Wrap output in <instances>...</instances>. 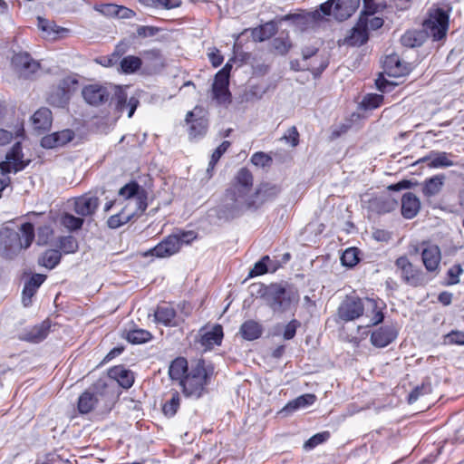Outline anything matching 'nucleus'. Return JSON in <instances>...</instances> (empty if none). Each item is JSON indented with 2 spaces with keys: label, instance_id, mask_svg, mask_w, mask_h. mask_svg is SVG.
I'll list each match as a JSON object with an SVG mask.
<instances>
[{
  "label": "nucleus",
  "instance_id": "obj_60",
  "mask_svg": "<svg viewBox=\"0 0 464 464\" xmlns=\"http://www.w3.org/2000/svg\"><path fill=\"white\" fill-rule=\"evenodd\" d=\"M96 10L104 15L116 16L118 5L113 4L102 5L101 6L97 7Z\"/></svg>",
  "mask_w": 464,
  "mask_h": 464
},
{
  "label": "nucleus",
  "instance_id": "obj_13",
  "mask_svg": "<svg viewBox=\"0 0 464 464\" xmlns=\"http://www.w3.org/2000/svg\"><path fill=\"white\" fill-rule=\"evenodd\" d=\"M111 86L97 83L90 84L82 89V94L89 104L100 105L109 101L111 95Z\"/></svg>",
  "mask_w": 464,
  "mask_h": 464
},
{
  "label": "nucleus",
  "instance_id": "obj_4",
  "mask_svg": "<svg viewBox=\"0 0 464 464\" xmlns=\"http://www.w3.org/2000/svg\"><path fill=\"white\" fill-rule=\"evenodd\" d=\"M360 0H329L307 14V20L317 21L324 15H333L335 19L343 21L349 18L359 7Z\"/></svg>",
  "mask_w": 464,
  "mask_h": 464
},
{
  "label": "nucleus",
  "instance_id": "obj_45",
  "mask_svg": "<svg viewBox=\"0 0 464 464\" xmlns=\"http://www.w3.org/2000/svg\"><path fill=\"white\" fill-rule=\"evenodd\" d=\"M253 165L259 168L269 167L272 164V157L263 151L255 152L250 159Z\"/></svg>",
  "mask_w": 464,
  "mask_h": 464
},
{
  "label": "nucleus",
  "instance_id": "obj_33",
  "mask_svg": "<svg viewBox=\"0 0 464 464\" xmlns=\"http://www.w3.org/2000/svg\"><path fill=\"white\" fill-rule=\"evenodd\" d=\"M368 40V32L358 22L356 25L351 30L350 35L345 39V42L351 45H362Z\"/></svg>",
  "mask_w": 464,
  "mask_h": 464
},
{
  "label": "nucleus",
  "instance_id": "obj_41",
  "mask_svg": "<svg viewBox=\"0 0 464 464\" xmlns=\"http://www.w3.org/2000/svg\"><path fill=\"white\" fill-rule=\"evenodd\" d=\"M360 25H362L365 30L368 32L369 30H376L382 26L383 20L382 18L376 16L375 14L366 15L361 14L359 18Z\"/></svg>",
  "mask_w": 464,
  "mask_h": 464
},
{
  "label": "nucleus",
  "instance_id": "obj_52",
  "mask_svg": "<svg viewBox=\"0 0 464 464\" xmlns=\"http://www.w3.org/2000/svg\"><path fill=\"white\" fill-rule=\"evenodd\" d=\"M444 343L464 346V331L452 330L444 336Z\"/></svg>",
  "mask_w": 464,
  "mask_h": 464
},
{
  "label": "nucleus",
  "instance_id": "obj_38",
  "mask_svg": "<svg viewBox=\"0 0 464 464\" xmlns=\"http://www.w3.org/2000/svg\"><path fill=\"white\" fill-rule=\"evenodd\" d=\"M180 406V395L178 392L171 394V398L162 406V412L165 416L171 418L175 416Z\"/></svg>",
  "mask_w": 464,
  "mask_h": 464
},
{
  "label": "nucleus",
  "instance_id": "obj_6",
  "mask_svg": "<svg viewBox=\"0 0 464 464\" xmlns=\"http://www.w3.org/2000/svg\"><path fill=\"white\" fill-rule=\"evenodd\" d=\"M256 209L257 205H215L208 210V218L210 224L219 225Z\"/></svg>",
  "mask_w": 464,
  "mask_h": 464
},
{
  "label": "nucleus",
  "instance_id": "obj_48",
  "mask_svg": "<svg viewBox=\"0 0 464 464\" xmlns=\"http://www.w3.org/2000/svg\"><path fill=\"white\" fill-rule=\"evenodd\" d=\"M383 102V96L381 94L371 93L364 96L362 104L367 110H373L381 106Z\"/></svg>",
  "mask_w": 464,
  "mask_h": 464
},
{
  "label": "nucleus",
  "instance_id": "obj_39",
  "mask_svg": "<svg viewBox=\"0 0 464 464\" xmlns=\"http://www.w3.org/2000/svg\"><path fill=\"white\" fill-rule=\"evenodd\" d=\"M276 33L275 25L273 24H266L263 26L252 30V37L255 41L263 42Z\"/></svg>",
  "mask_w": 464,
  "mask_h": 464
},
{
  "label": "nucleus",
  "instance_id": "obj_27",
  "mask_svg": "<svg viewBox=\"0 0 464 464\" xmlns=\"http://www.w3.org/2000/svg\"><path fill=\"white\" fill-rule=\"evenodd\" d=\"M119 195L124 199H131L135 198L139 200L140 203H143L144 200L147 199L146 198V192L143 188H141L138 183L136 182H130L123 186L119 190Z\"/></svg>",
  "mask_w": 464,
  "mask_h": 464
},
{
  "label": "nucleus",
  "instance_id": "obj_40",
  "mask_svg": "<svg viewBox=\"0 0 464 464\" xmlns=\"http://www.w3.org/2000/svg\"><path fill=\"white\" fill-rule=\"evenodd\" d=\"M359 250L356 247H349L341 256V263L343 266L353 267L359 263Z\"/></svg>",
  "mask_w": 464,
  "mask_h": 464
},
{
  "label": "nucleus",
  "instance_id": "obj_26",
  "mask_svg": "<svg viewBox=\"0 0 464 464\" xmlns=\"http://www.w3.org/2000/svg\"><path fill=\"white\" fill-rule=\"evenodd\" d=\"M176 311L170 304H159L154 312L155 321L165 326L175 325Z\"/></svg>",
  "mask_w": 464,
  "mask_h": 464
},
{
  "label": "nucleus",
  "instance_id": "obj_18",
  "mask_svg": "<svg viewBox=\"0 0 464 464\" xmlns=\"http://www.w3.org/2000/svg\"><path fill=\"white\" fill-rule=\"evenodd\" d=\"M199 343L201 346L204 347L205 351L211 350L222 343L224 337L223 327L219 324L213 325L210 330H207V327H202L199 330Z\"/></svg>",
  "mask_w": 464,
  "mask_h": 464
},
{
  "label": "nucleus",
  "instance_id": "obj_50",
  "mask_svg": "<svg viewBox=\"0 0 464 464\" xmlns=\"http://www.w3.org/2000/svg\"><path fill=\"white\" fill-rule=\"evenodd\" d=\"M53 230L51 225L44 224L37 228V244L40 246L46 245L53 237Z\"/></svg>",
  "mask_w": 464,
  "mask_h": 464
},
{
  "label": "nucleus",
  "instance_id": "obj_57",
  "mask_svg": "<svg viewBox=\"0 0 464 464\" xmlns=\"http://www.w3.org/2000/svg\"><path fill=\"white\" fill-rule=\"evenodd\" d=\"M56 138V142L58 147L63 146L72 140L73 133L70 130H63L62 131L53 133Z\"/></svg>",
  "mask_w": 464,
  "mask_h": 464
},
{
  "label": "nucleus",
  "instance_id": "obj_19",
  "mask_svg": "<svg viewBox=\"0 0 464 464\" xmlns=\"http://www.w3.org/2000/svg\"><path fill=\"white\" fill-rule=\"evenodd\" d=\"M398 335V332L392 325H384L377 328L371 334V343L373 346L383 348L392 343Z\"/></svg>",
  "mask_w": 464,
  "mask_h": 464
},
{
  "label": "nucleus",
  "instance_id": "obj_3",
  "mask_svg": "<svg viewBox=\"0 0 464 464\" xmlns=\"http://www.w3.org/2000/svg\"><path fill=\"white\" fill-rule=\"evenodd\" d=\"M197 238L192 231H179L161 240L157 246L143 253V256H155L158 258L169 257L177 254L182 246L188 245Z\"/></svg>",
  "mask_w": 464,
  "mask_h": 464
},
{
  "label": "nucleus",
  "instance_id": "obj_8",
  "mask_svg": "<svg viewBox=\"0 0 464 464\" xmlns=\"http://www.w3.org/2000/svg\"><path fill=\"white\" fill-rule=\"evenodd\" d=\"M448 21L447 14L441 9H436L430 12L429 18L425 20L424 30L433 40L439 41L446 35Z\"/></svg>",
  "mask_w": 464,
  "mask_h": 464
},
{
  "label": "nucleus",
  "instance_id": "obj_9",
  "mask_svg": "<svg viewBox=\"0 0 464 464\" xmlns=\"http://www.w3.org/2000/svg\"><path fill=\"white\" fill-rule=\"evenodd\" d=\"M364 304L362 298L356 295H346L338 307L337 314L340 320L350 322L363 314Z\"/></svg>",
  "mask_w": 464,
  "mask_h": 464
},
{
  "label": "nucleus",
  "instance_id": "obj_53",
  "mask_svg": "<svg viewBox=\"0 0 464 464\" xmlns=\"http://www.w3.org/2000/svg\"><path fill=\"white\" fill-rule=\"evenodd\" d=\"M281 140L290 144L293 148L296 147L299 143V132L295 126H292L285 131Z\"/></svg>",
  "mask_w": 464,
  "mask_h": 464
},
{
  "label": "nucleus",
  "instance_id": "obj_1",
  "mask_svg": "<svg viewBox=\"0 0 464 464\" xmlns=\"http://www.w3.org/2000/svg\"><path fill=\"white\" fill-rule=\"evenodd\" d=\"M214 374V366L203 359L191 364L189 371L180 382L183 394L188 398L199 399L207 392V387Z\"/></svg>",
  "mask_w": 464,
  "mask_h": 464
},
{
  "label": "nucleus",
  "instance_id": "obj_56",
  "mask_svg": "<svg viewBox=\"0 0 464 464\" xmlns=\"http://www.w3.org/2000/svg\"><path fill=\"white\" fill-rule=\"evenodd\" d=\"M278 192L279 188L276 185L270 183L261 184L256 190V194L263 197H271Z\"/></svg>",
  "mask_w": 464,
  "mask_h": 464
},
{
  "label": "nucleus",
  "instance_id": "obj_43",
  "mask_svg": "<svg viewBox=\"0 0 464 464\" xmlns=\"http://www.w3.org/2000/svg\"><path fill=\"white\" fill-rule=\"evenodd\" d=\"M230 146V142L227 140L223 141L212 153L210 161L208 163V167L207 172L211 175V171L214 169L215 165L219 160L221 156L227 150Z\"/></svg>",
  "mask_w": 464,
  "mask_h": 464
},
{
  "label": "nucleus",
  "instance_id": "obj_63",
  "mask_svg": "<svg viewBox=\"0 0 464 464\" xmlns=\"http://www.w3.org/2000/svg\"><path fill=\"white\" fill-rule=\"evenodd\" d=\"M56 140L54 134L52 133L42 138L41 145L46 149H53L58 147Z\"/></svg>",
  "mask_w": 464,
  "mask_h": 464
},
{
  "label": "nucleus",
  "instance_id": "obj_12",
  "mask_svg": "<svg viewBox=\"0 0 464 464\" xmlns=\"http://www.w3.org/2000/svg\"><path fill=\"white\" fill-rule=\"evenodd\" d=\"M148 205H125L121 210L111 216L107 225L111 229H116L127 224L134 217L141 216L147 209Z\"/></svg>",
  "mask_w": 464,
  "mask_h": 464
},
{
  "label": "nucleus",
  "instance_id": "obj_54",
  "mask_svg": "<svg viewBox=\"0 0 464 464\" xmlns=\"http://www.w3.org/2000/svg\"><path fill=\"white\" fill-rule=\"evenodd\" d=\"M156 8L173 9L181 5L180 0H149Z\"/></svg>",
  "mask_w": 464,
  "mask_h": 464
},
{
  "label": "nucleus",
  "instance_id": "obj_44",
  "mask_svg": "<svg viewBox=\"0 0 464 464\" xmlns=\"http://www.w3.org/2000/svg\"><path fill=\"white\" fill-rule=\"evenodd\" d=\"M270 261L269 256H264L261 257L260 260H258L256 263H255L254 267L249 272L250 277H255L258 276H262L269 272L268 269V262Z\"/></svg>",
  "mask_w": 464,
  "mask_h": 464
},
{
  "label": "nucleus",
  "instance_id": "obj_29",
  "mask_svg": "<svg viewBox=\"0 0 464 464\" xmlns=\"http://www.w3.org/2000/svg\"><path fill=\"white\" fill-rule=\"evenodd\" d=\"M32 123L35 130H48L52 124L51 111L47 108L39 109L32 116Z\"/></svg>",
  "mask_w": 464,
  "mask_h": 464
},
{
  "label": "nucleus",
  "instance_id": "obj_36",
  "mask_svg": "<svg viewBox=\"0 0 464 464\" xmlns=\"http://www.w3.org/2000/svg\"><path fill=\"white\" fill-rule=\"evenodd\" d=\"M126 340L132 344H141L151 340L152 334L143 329L130 330L126 334Z\"/></svg>",
  "mask_w": 464,
  "mask_h": 464
},
{
  "label": "nucleus",
  "instance_id": "obj_42",
  "mask_svg": "<svg viewBox=\"0 0 464 464\" xmlns=\"http://www.w3.org/2000/svg\"><path fill=\"white\" fill-rule=\"evenodd\" d=\"M330 438V432L329 431H322L319 433L314 434L311 438H309L303 445V449L305 451L313 450L317 446L323 444L324 442L327 441Z\"/></svg>",
  "mask_w": 464,
  "mask_h": 464
},
{
  "label": "nucleus",
  "instance_id": "obj_23",
  "mask_svg": "<svg viewBox=\"0 0 464 464\" xmlns=\"http://www.w3.org/2000/svg\"><path fill=\"white\" fill-rule=\"evenodd\" d=\"M420 162H428V166L431 169L446 168L454 165L446 152L440 151H431L429 155L418 160L414 164Z\"/></svg>",
  "mask_w": 464,
  "mask_h": 464
},
{
  "label": "nucleus",
  "instance_id": "obj_11",
  "mask_svg": "<svg viewBox=\"0 0 464 464\" xmlns=\"http://www.w3.org/2000/svg\"><path fill=\"white\" fill-rule=\"evenodd\" d=\"M232 65L227 63L215 76L212 86L213 98L218 103H227L230 102V92L228 91L229 72Z\"/></svg>",
  "mask_w": 464,
  "mask_h": 464
},
{
  "label": "nucleus",
  "instance_id": "obj_47",
  "mask_svg": "<svg viewBox=\"0 0 464 464\" xmlns=\"http://www.w3.org/2000/svg\"><path fill=\"white\" fill-rule=\"evenodd\" d=\"M463 273L462 266L455 264L449 268L446 276V285H453L459 282V276Z\"/></svg>",
  "mask_w": 464,
  "mask_h": 464
},
{
  "label": "nucleus",
  "instance_id": "obj_58",
  "mask_svg": "<svg viewBox=\"0 0 464 464\" xmlns=\"http://www.w3.org/2000/svg\"><path fill=\"white\" fill-rule=\"evenodd\" d=\"M401 215L407 219L414 218L420 211V205H401Z\"/></svg>",
  "mask_w": 464,
  "mask_h": 464
},
{
  "label": "nucleus",
  "instance_id": "obj_16",
  "mask_svg": "<svg viewBox=\"0 0 464 464\" xmlns=\"http://www.w3.org/2000/svg\"><path fill=\"white\" fill-rule=\"evenodd\" d=\"M383 72L391 77H401L407 75L411 67L408 63L401 61L396 53H391L385 56L382 62Z\"/></svg>",
  "mask_w": 464,
  "mask_h": 464
},
{
  "label": "nucleus",
  "instance_id": "obj_34",
  "mask_svg": "<svg viewBox=\"0 0 464 464\" xmlns=\"http://www.w3.org/2000/svg\"><path fill=\"white\" fill-rule=\"evenodd\" d=\"M19 235L21 238V250L27 249L28 247L31 246L35 237L34 225L30 222H25L22 224Z\"/></svg>",
  "mask_w": 464,
  "mask_h": 464
},
{
  "label": "nucleus",
  "instance_id": "obj_30",
  "mask_svg": "<svg viewBox=\"0 0 464 464\" xmlns=\"http://www.w3.org/2000/svg\"><path fill=\"white\" fill-rule=\"evenodd\" d=\"M316 401V396L312 393H306L298 396L297 398L290 401L283 409V411L287 413L294 412L296 410L311 406Z\"/></svg>",
  "mask_w": 464,
  "mask_h": 464
},
{
  "label": "nucleus",
  "instance_id": "obj_31",
  "mask_svg": "<svg viewBox=\"0 0 464 464\" xmlns=\"http://www.w3.org/2000/svg\"><path fill=\"white\" fill-rule=\"evenodd\" d=\"M62 259V253L58 249H47L39 257L38 264L52 270L58 266Z\"/></svg>",
  "mask_w": 464,
  "mask_h": 464
},
{
  "label": "nucleus",
  "instance_id": "obj_14",
  "mask_svg": "<svg viewBox=\"0 0 464 464\" xmlns=\"http://www.w3.org/2000/svg\"><path fill=\"white\" fill-rule=\"evenodd\" d=\"M12 64L15 72L22 77H29L40 68L39 63L24 52L15 53L12 58Z\"/></svg>",
  "mask_w": 464,
  "mask_h": 464
},
{
  "label": "nucleus",
  "instance_id": "obj_24",
  "mask_svg": "<svg viewBox=\"0 0 464 464\" xmlns=\"http://www.w3.org/2000/svg\"><path fill=\"white\" fill-rule=\"evenodd\" d=\"M264 332L263 325L256 320L245 321L240 328L239 334L246 341H255L259 339Z\"/></svg>",
  "mask_w": 464,
  "mask_h": 464
},
{
  "label": "nucleus",
  "instance_id": "obj_25",
  "mask_svg": "<svg viewBox=\"0 0 464 464\" xmlns=\"http://www.w3.org/2000/svg\"><path fill=\"white\" fill-rule=\"evenodd\" d=\"M234 186L238 197L247 193L253 186V175L246 168L240 169L235 176Z\"/></svg>",
  "mask_w": 464,
  "mask_h": 464
},
{
  "label": "nucleus",
  "instance_id": "obj_10",
  "mask_svg": "<svg viewBox=\"0 0 464 464\" xmlns=\"http://www.w3.org/2000/svg\"><path fill=\"white\" fill-rule=\"evenodd\" d=\"M21 251V238L18 232L4 227L0 230V255L12 259Z\"/></svg>",
  "mask_w": 464,
  "mask_h": 464
},
{
  "label": "nucleus",
  "instance_id": "obj_62",
  "mask_svg": "<svg viewBox=\"0 0 464 464\" xmlns=\"http://www.w3.org/2000/svg\"><path fill=\"white\" fill-rule=\"evenodd\" d=\"M68 30L63 27H59L52 22V26L49 27V32H45V37L55 39L60 34L67 33Z\"/></svg>",
  "mask_w": 464,
  "mask_h": 464
},
{
  "label": "nucleus",
  "instance_id": "obj_28",
  "mask_svg": "<svg viewBox=\"0 0 464 464\" xmlns=\"http://www.w3.org/2000/svg\"><path fill=\"white\" fill-rule=\"evenodd\" d=\"M188 361L184 357L174 359L169 368V375L171 380L178 381L180 384L188 371H189Z\"/></svg>",
  "mask_w": 464,
  "mask_h": 464
},
{
  "label": "nucleus",
  "instance_id": "obj_2",
  "mask_svg": "<svg viewBox=\"0 0 464 464\" xmlns=\"http://www.w3.org/2000/svg\"><path fill=\"white\" fill-rule=\"evenodd\" d=\"M258 295L266 304L275 313L283 314L291 309L298 302V293L288 285L281 284L262 285Z\"/></svg>",
  "mask_w": 464,
  "mask_h": 464
},
{
  "label": "nucleus",
  "instance_id": "obj_49",
  "mask_svg": "<svg viewBox=\"0 0 464 464\" xmlns=\"http://www.w3.org/2000/svg\"><path fill=\"white\" fill-rule=\"evenodd\" d=\"M62 224L69 230L75 231L82 227L83 219L71 214H65L62 218Z\"/></svg>",
  "mask_w": 464,
  "mask_h": 464
},
{
  "label": "nucleus",
  "instance_id": "obj_55",
  "mask_svg": "<svg viewBox=\"0 0 464 464\" xmlns=\"http://www.w3.org/2000/svg\"><path fill=\"white\" fill-rule=\"evenodd\" d=\"M300 326V322L296 319L291 320L285 326L283 333L285 340H291L295 336L296 330Z\"/></svg>",
  "mask_w": 464,
  "mask_h": 464
},
{
  "label": "nucleus",
  "instance_id": "obj_46",
  "mask_svg": "<svg viewBox=\"0 0 464 464\" xmlns=\"http://www.w3.org/2000/svg\"><path fill=\"white\" fill-rule=\"evenodd\" d=\"M431 392V385L430 383L423 382L421 385L416 386L409 394L408 401L409 403L415 402L420 396L424 394H429Z\"/></svg>",
  "mask_w": 464,
  "mask_h": 464
},
{
  "label": "nucleus",
  "instance_id": "obj_7",
  "mask_svg": "<svg viewBox=\"0 0 464 464\" xmlns=\"http://www.w3.org/2000/svg\"><path fill=\"white\" fill-rule=\"evenodd\" d=\"M108 386L102 381H98L88 390L84 391L78 399L77 408L81 414L90 413L98 402L107 394Z\"/></svg>",
  "mask_w": 464,
  "mask_h": 464
},
{
  "label": "nucleus",
  "instance_id": "obj_15",
  "mask_svg": "<svg viewBox=\"0 0 464 464\" xmlns=\"http://www.w3.org/2000/svg\"><path fill=\"white\" fill-rule=\"evenodd\" d=\"M111 99L115 102L116 109L121 112H123L125 110H127L128 117H132L139 104V101L135 97H131L128 100L127 93L119 86L111 85Z\"/></svg>",
  "mask_w": 464,
  "mask_h": 464
},
{
  "label": "nucleus",
  "instance_id": "obj_35",
  "mask_svg": "<svg viewBox=\"0 0 464 464\" xmlns=\"http://www.w3.org/2000/svg\"><path fill=\"white\" fill-rule=\"evenodd\" d=\"M57 246L60 252L65 255L73 254L78 251L79 245L77 239L72 236H63L58 238Z\"/></svg>",
  "mask_w": 464,
  "mask_h": 464
},
{
  "label": "nucleus",
  "instance_id": "obj_37",
  "mask_svg": "<svg viewBox=\"0 0 464 464\" xmlns=\"http://www.w3.org/2000/svg\"><path fill=\"white\" fill-rule=\"evenodd\" d=\"M141 59L138 56L128 55L121 61V72L126 74L134 73L141 67Z\"/></svg>",
  "mask_w": 464,
  "mask_h": 464
},
{
  "label": "nucleus",
  "instance_id": "obj_32",
  "mask_svg": "<svg viewBox=\"0 0 464 464\" xmlns=\"http://www.w3.org/2000/svg\"><path fill=\"white\" fill-rule=\"evenodd\" d=\"M445 176L442 174L435 175L432 178L427 179L423 185V194L426 196H434L438 194L444 184Z\"/></svg>",
  "mask_w": 464,
  "mask_h": 464
},
{
  "label": "nucleus",
  "instance_id": "obj_51",
  "mask_svg": "<svg viewBox=\"0 0 464 464\" xmlns=\"http://www.w3.org/2000/svg\"><path fill=\"white\" fill-rule=\"evenodd\" d=\"M272 44H273V48L275 49V51L279 54L287 53L292 46L288 36L276 37L273 40Z\"/></svg>",
  "mask_w": 464,
  "mask_h": 464
},
{
  "label": "nucleus",
  "instance_id": "obj_17",
  "mask_svg": "<svg viewBox=\"0 0 464 464\" xmlns=\"http://www.w3.org/2000/svg\"><path fill=\"white\" fill-rule=\"evenodd\" d=\"M421 246V259L426 270L431 273L436 272L441 260L440 247L429 242H422Z\"/></svg>",
  "mask_w": 464,
  "mask_h": 464
},
{
  "label": "nucleus",
  "instance_id": "obj_21",
  "mask_svg": "<svg viewBox=\"0 0 464 464\" xmlns=\"http://www.w3.org/2000/svg\"><path fill=\"white\" fill-rule=\"evenodd\" d=\"M45 279V275L34 274L28 280L25 281L22 293V301L24 306L31 304L32 297L36 294L38 288L44 284Z\"/></svg>",
  "mask_w": 464,
  "mask_h": 464
},
{
  "label": "nucleus",
  "instance_id": "obj_61",
  "mask_svg": "<svg viewBox=\"0 0 464 464\" xmlns=\"http://www.w3.org/2000/svg\"><path fill=\"white\" fill-rule=\"evenodd\" d=\"M208 56L214 67H218L223 63V56L220 54L219 51L216 48L211 49L208 52Z\"/></svg>",
  "mask_w": 464,
  "mask_h": 464
},
{
  "label": "nucleus",
  "instance_id": "obj_59",
  "mask_svg": "<svg viewBox=\"0 0 464 464\" xmlns=\"http://www.w3.org/2000/svg\"><path fill=\"white\" fill-rule=\"evenodd\" d=\"M392 232L385 229H375L372 232V237L378 242H388L392 239Z\"/></svg>",
  "mask_w": 464,
  "mask_h": 464
},
{
  "label": "nucleus",
  "instance_id": "obj_5",
  "mask_svg": "<svg viewBox=\"0 0 464 464\" xmlns=\"http://www.w3.org/2000/svg\"><path fill=\"white\" fill-rule=\"evenodd\" d=\"M395 267L401 282L411 287L424 286L430 282L422 269L414 266L406 256L395 260Z\"/></svg>",
  "mask_w": 464,
  "mask_h": 464
},
{
  "label": "nucleus",
  "instance_id": "obj_20",
  "mask_svg": "<svg viewBox=\"0 0 464 464\" xmlns=\"http://www.w3.org/2000/svg\"><path fill=\"white\" fill-rule=\"evenodd\" d=\"M50 328L51 323L49 321H44L40 324H36L23 333L20 335V340L32 343H39L47 337Z\"/></svg>",
  "mask_w": 464,
  "mask_h": 464
},
{
  "label": "nucleus",
  "instance_id": "obj_22",
  "mask_svg": "<svg viewBox=\"0 0 464 464\" xmlns=\"http://www.w3.org/2000/svg\"><path fill=\"white\" fill-rule=\"evenodd\" d=\"M108 375L115 380L124 389L130 388L134 383L133 372L123 365L113 366L109 369Z\"/></svg>",
  "mask_w": 464,
  "mask_h": 464
},
{
  "label": "nucleus",
  "instance_id": "obj_64",
  "mask_svg": "<svg viewBox=\"0 0 464 464\" xmlns=\"http://www.w3.org/2000/svg\"><path fill=\"white\" fill-rule=\"evenodd\" d=\"M77 80L73 76L65 77L61 82V89L63 92H70L71 89L77 84Z\"/></svg>",
  "mask_w": 464,
  "mask_h": 464
}]
</instances>
